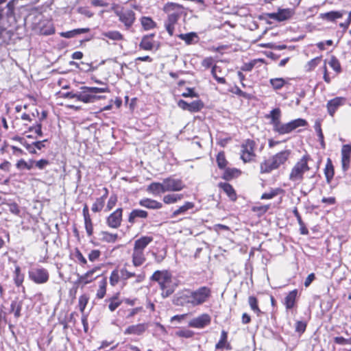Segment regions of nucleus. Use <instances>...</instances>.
<instances>
[{"mask_svg": "<svg viewBox=\"0 0 351 351\" xmlns=\"http://www.w3.org/2000/svg\"><path fill=\"white\" fill-rule=\"evenodd\" d=\"M142 26L145 30H149L154 28L156 25V23L150 17L143 16L141 19Z\"/></svg>", "mask_w": 351, "mask_h": 351, "instance_id": "48", "label": "nucleus"}, {"mask_svg": "<svg viewBox=\"0 0 351 351\" xmlns=\"http://www.w3.org/2000/svg\"><path fill=\"white\" fill-rule=\"evenodd\" d=\"M321 61H322V56L316 57V58L311 60L307 63L306 70L308 71L313 70L321 62Z\"/></svg>", "mask_w": 351, "mask_h": 351, "instance_id": "60", "label": "nucleus"}, {"mask_svg": "<svg viewBox=\"0 0 351 351\" xmlns=\"http://www.w3.org/2000/svg\"><path fill=\"white\" fill-rule=\"evenodd\" d=\"M178 106L184 110H188L191 112H197L203 108L204 104L201 100L193 101L191 103H188L184 100L180 99L178 102Z\"/></svg>", "mask_w": 351, "mask_h": 351, "instance_id": "14", "label": "nucleus"}, {"mask_svg": "<svg viewBox=\"0 0 351 351\" xmlns=\"http://www.w3.org/2000/svg\"><path fill=\"white\" fill-rule=\"evenodd\" d=\"M154 37V34L144 36L140 43V48L147 51L152 50L155 47Z\"/></svg>", "mask_w": 351, "mask_h": 351, "instance_id": "25", "label": "nucleus"}, {"mask_svg": "<svg viewBox=\"0 0 351 351\" xmlns=\"http://www.w3.org/2000/svg\"><path fill=\"white\" fill-rule=\"evenodd\" d=\"M328 65L339 74L341 72V66L339 60L335 56H332L330 60L328 61Z\"/></svg>", "mask_w": 351, "mask_h": 351, "instance_id": "49", "label": "nucleus"}, {"mask_svg": "<svg viewBox=\"0 0 351 351\" xmlns=\"http://www.w3.org/2000/svg\"><path fill=\"white\" fill-rule=\"evenodd\" d=\"M324 175L327 184H330L335 175L334 166L330 158H328L324 168Z\"/></svg>", "mask_w": 351, "mask_h": 351, "instance_id": "35", "label": "nucleus"}, {"mask_svg": "<svg viewBox=\"0 0 351 351\" xmlns=\"http://www.w3.org/2000/svg\"><path fill=\"white\" fill-rule=\"evenodd\" d=\"M102 35L112 40H122L123 36L119 31H108L103 32Z\"/></svg>", "mask_w": 351, "mask_h": 351, "instance_id": "47", "label": "nucleus"}, {"mask_svg": "<svg viewBox=\"0 0 351 351\" xmlns=\"http://www.w3.org/2000/svg\"><path fill=\"white\" fill-rule=\"evenodd\" d=\"M123 212L122 208H118L110 213L106 219V225L113 229L119 228L123 221Z\"/></svg>", "mask_w": 351, "mask_h": 351, "instance_id": "11", "label": "nucleus"}, {"mask_svg": "<svg viewBox=\"0 0 351 351\" xmlns=\"http://www.w3.org/2000/svg\"><path fill=\"white\" fill-rule=\"evenodd\" d=\"M120 273L121 278L125 280L133 278L136 276V274L134 272L130 271L126 268L124 267L121 269Z\"/></svg>", "mask_w": 351, "mask_h": 351, "instance_id": "63", "label": "nucleus"}, {"mask_svg": "<svg viewBox=\"0 0 351 351\" xmlns=\"http://www.w3.org/2000/svg\"><path fill=\"white\" fill-rule=\"evenodd\" d=\"M183 198V195L182 194H168L163 197V202L167 204H171L176 203L177 202L181 200Z\"/></svg>", "mask_w": 351, "mask_h": 351, "instance_id": "43", "label": "nucleus"}, {"mask_svg": "<svg viewBox=\"0 0 351 351\" xmlns=\"http://www.w3.org/2000/svg\"><path fill=\"white\" fill-rule=\"evenodd\" d=\"M310 160V156L304 154L291 169L289 179L293 182H301L304 179V174L310 170L308 164Z\"/></svg>", "mask_w": 351, "mask_h": 351, "instance_id": "4", "label": "nucleus"}, {"mask_svg": "<svg viewBox=\"0 0 351 351\" xmlns=\"http://www.w3.org/2000/svg\"><path fill=\"white\" fill-rule=\"evenodd\" d=\"M82 213L84 219L86 232L88 237H91L93 234V225L89 214L88 207L86 204L83 207Z\"/></svg>", "mask_w": 351, "mask_h": 351, "instance_id": "21", "label": "nucleus"}, {"mask_svg": "<svg viewBox=\"0 0 351 351\" xmlns=\"http://www.w3.org/2000/svg\"><path fill=\"white\" fill-rule=\"evenodd\" d=\"M147 217L148 213L146 210L133 209L128 215V222L132 225L136 223L137 219H146Z\"/></svg>", "mask_w": 351, "mask_h": 351, "instance_id": "24", "label": "nucleus"}, {"mask_svg": "<svg viewBox=\"0 0 351 351\" xmlns=\"http://www.w3.org/2000/svg\"><path fill=\"white\" fill-rule=\"evenodd\" d=\"M178 37L184 40L187 45L197 44L199 41V37L196 32L180 34Z\"/></svg>", "mask_w": 351, "mask_h": 351, "instance_id": "26", "label": "nucleus"}, {"mask_svg": "<svg viewBox=\"0 0 351 351\" xmlns=\"http://www.w3.org/2000/svg\"><path fill=\"white\" fill-rule=\"evenodd\" d=\"M307 324L304 321H297L295 326V331L299 335L303 334L306 328Z\"/></svg>", "mask_w": 351, "mask_h": 351, "instance_id": "59", "label": "nucleus"}, {"mask_svg": "<svg viewBox=\"0 0 351 351\" xmlns=\"http://www.w3.org/2000/svg\"><path fill=\"white\" fill-rule=\"evenodd\" d=\"M20 143L25 147V149L30 154H36V150L35 149L34 142L32 143H28L24 138H20Z\"/></svg>", "mask_w": 351, "mask_h": 351, "instance_id": "61", "label": "nucleus"}, {"mask_svg": "<svg viewBox=\"0 0 351 351\" xmlns=\"http://www.w3.org/2000/svg\"><path fill=\"white\" fill-rule=\"evenodd\" d=\"M148 325L145 323H141L128 326L124 330V335H141L147 329Z\"/></svg>", "mask_w": 351, "mask_h": 351, "instance_id": "20", "label": "nucleus"}, {"mask_svg": "<svg viewBox=\"0 0 351 351\" xmlns=\"http://www.w3.org/2000/svg\"><path fill=\"white\" fill-rule=\"evenodd\" d=\"M217 163L219 169H223L226 167L228 161L226 159L225 154L223 152H219L217 156Z\"/></svg>", "mask_w": 351, "mask_h": 351, "instance_id": "55", "label": "nucleus"}, {"mask_svg": "<svg viewBox=\"0 0 351 351\" xmlns=\"http://www.w3.org/2000/svg\"><path fill=\"white\" fill-rule=\"evenodd\" d=\"M343 12L342 11H330L328 12L319 14V18L330 22H333L336 19L342 18Z\"/></svg>", "mask_w": 351, "mask_h": 351, "instance_id": "34", "label": "nucleus"}, {"mask_svg": "<svg viewBox=\"0 0 351 351\" xmlns=\"http://www.w3.org/2000/svg\"><path fill=\"white\" fill-rule=\"evenodd\" d=\"M100 239L106 243H115L118 239L117 234L110 233L107 231H102L100 233Z\"/></svg>", "mask_w": 351, "mask_h": 351, "instance_id": "42", "label": "nucleus"}, {"mask_svg": "<svg viewBox=\"0 0 351 351\" xmlns=\"http://www.w3.org/2000/svg\"><path fill=\"white\" fill-rule=\"evenodd\" d=\"M23 306V301L14 300L10 304V313H14V317L18 319L21 316V310Z\"/></svg>", "mask_w": 351, "mask_h": 351, "instance_id": "39", "label": "nucleus"}, {"mask_svg": "<svg viewBox=\"0 0 351 351\" xmlns=\"http://www.w3.org/2000/svg\"><path fill=\"white\" fill-rule=\"evenodd\" d=\"M230 92L239 97H241L247 99H251L253 97L252 94L241 90L237 86L232 88Z\"/></svg>", "mask_w": 351, "mask_h": 351, "instance_id": "52", "label": "nucleus"}, {"mask_svg": "<svg viewBox=\"0 0 351 351\" xmlns=\"http://www.w3.org/2000/svg\"><path fill=\"white\" fill-rule=\"evenodd\" d=\"M150 280L158 283L163 298H167L172 295L178 287V285L173 280L172 274L168 270L156 271L151 276Z\"/></svg>", "mask_w": 351, "mask_h": 351, "instance_id": "1", "label": "nucleus"}, {"mask_svg": "<svg viewBox=\"0 0 351 351\" xmlns=\"http://www.w3.org/2000/svg\"><path fill=\"white\" fill-rule=\"evenodd\" d=\"M88 32H89L88 28H79V29H73L71 31L63 32H61L60 34V36H62L63 38H73V37L76 36L78 34H84Z\"/></svg>", "mask_w": 351, "mask_h": 351, "instance_id": "41", "label": "nucleus"}, {"mask_svg": "<svg viewBox=\"0 0 351 351\" xmlns=\"http://www.w3.org/2000/svg\"><path fill=\"white\" fill-rule=\"evenodd\" d=\"M218 186L226 193L231 201L234 202L237 200V195L232 185L227 182H220Z\"/></svg>", "mask_w": 351, "mask_h": 351, "instance_id": "30", "label": "nucleus"}, {"mask_svg": "<svg viewBox=\"0 0 351 351\" xmlns=\"http://www.w3.org/2000/svg\"><path fill=\"white\" fill-rule=\"evenodd\" d=\"M50 164V162L47 159H40L38 161L34 160L35 167L38 168L40 170L45 169Z\"/></svg>", "mask_w": 351, "mask_h": 351, "instance_id": "64", "label": "nucleus"}, {"mask_svg": "<svg viewBox=\"0 0 351 351\" xmlns=\"http://www.w3.org/2000/svg\"><path fill=\"white\" fill-rule=\"evenodd\" d=\"M8 206L9 210L12 214L21 217V210L19 205L15 202L5 203Z\"/></svg>", "mask_w": 351, "mask_h": 351, "instance_id": "57", "label": "nucleus"}, {"mask_svg": "<svg viewBox=\"0 0 351 351\" xmlns=\"http://www.w3.org/2000/svg\"><path fill=\"white\" fill-rule=\"evenodd\" d=\"M211 289L208 287L202 286L195 290L191 289V306H197L207 302L211 297Z\"/></svg>", "mask_w": 351, "mask_h": 351, "instance_id": "5", "label": "nucleus"}, {"mask_svg": "<svg viewBox=\"0 0 351 351\" xmlns=\"http://www.w3.org/2000/svg\"><path fill=\"white\" fill-rule=\"evenodd\" d=\"M241 171L236 168H225L224 172L222 175V178L225 180L229 181L238 177Z\"/></svg>", "mask_w": 351, "mask_h": 351, "instance_id": "40", "label": "nucleus"}, {"mask_svg": "<svg viewBox=\"0 0 351 351\" xmlns=\"http://www.w3.org/2000/svg\"><path fill=\"white\" fill-rule=\"evenodd\" d=\"M146 261L144 252H141L133 248L132 254V261L134 267H138L141 266Z\"/></svg>", "mask_w": 351, "mask_h": 351, "instance_id": "27", "label": "nucleus"}, {"mask_svg": "<svg viewBox=\"0 0 351 351\" xmlns=\"http://www.w3.org/2000/svg\"><path fill=\"white\" fill-rule=\"evenodd\" d=\"M143 308L141 306L134 308H128L122 307L118 311V314L127 319H131L138 313L142 311Z\"/></svg>", "mask_w": 351, "mask_h": 351, "instance_id": "28", "label": "nucleus"}, {"mask_svg": "<svg viewBox=\"0 0 351 351\" xmlns=\"http://www.w3.org/2000/svg\"><path fill=\"white\" fill-rule=\"evenodd\" d=\"M289 155V150H283L268 160H264L260 165L261 173H269L273 170L278 169L287 160Z\"/></svg>", "mask_w": 351, "mask_h": 351, "instance_id": "2", "label": "nucleus"}, {"mask_svg": "<svg viewBox=\"0 0 351 351\" xmlns=\"http://www.w3.org/2000/svg\"><path fill=\"white\" fill-rule=\"evenodd\" d=\"M34 160H29V161L26 162L25 160L21 159L16 162V167L19 169L31 170L34 167Z\"/></svg>", "mask_w": 351, "mask_h": 351, "instance_id": "46", "label": "nucleus"}, {"mask_svg": "<svg viewBox=\"0 0 351 351\" xmlns=\"http://www.w3.org/2000/svg\"><path fill=\"white\" fill-rule=\"evenodd\" d=\"M164 186V182H152L151 183L147 188V191L152 193L154 195H157L160 193H165Z\"/></svg>", "mask_w": 351, "mask_h": 351, "instance_id": "38", "label": "nucleus"}, {"mask_svg": "<svg viewBox=\"0 0 351 351\" xmlns=\"http://www.w3.org/2000/svg\"><path fill=\"white\" fill-rule=\"evenodd\" d=\"M211 317L207 313H204L191 319L189 325L195 328H203L210 324Z\"/></svg>", "mask_w": 351, "mask_h": 351, "instance_id": "15", "label": "nucleus"}, {"mask_svg": "<svg viewBox=\"0 0 351 351\" xmlns=\"http://www.w3.org/2000/svg\"><path fill=\"white\" fill-rule=\"evenodd\" d=\"M215 348L217 350L226 348V350H230L231 346L228 343V332L225 330H222L221 332V337L219 341L215 345Z\"/></svg>", "mask_w": 351, "mask_h": 351, "instance_id": "37", "label": "nucleus"}, {"mask_svg": "<svg viewBox=\"0 0 351 351\" xmlns=\"http://www.w3.org/2000/svg\"><path fill=\"white\" fill-rule=\"evenodd\" d=\"M256 143L254 140L247 139L241 145V158L244 162H249L254 160L256 156Z\"/></svg>", "mask_w": 351, "mask_h": 351, "instance_id": "10", "label": "nucleus"}, {"mask_svg": "<svg viewBox=\"0 0 351 351\" xmlns=\"http://www.w3.org/2000/svg\"><path fill=\"white\" fill-rule=\"evenodd\" d=\"M106 201L102 198L97 197L92 205L91 210L94 213L101 212L105 206Z\"/></svg>", "mask_w": 351, "mask_h": 351, "instance_id": "50", "label": "nucleus"}, {"mask_svg": "<svg viewBox=\"0 0 351 351\" xmlns=\"http://www.w3.org/2000/svg\"><path fill=\"white\" fill-rule=\"evenodd\" d=\"M18 3V0H10L5 6L0 8V22L6 19L10 24L16 23L17 19L16 16L15 9Z\"/></svg>", "mask_w": 351, "mask_h": 351, "instance_id": "7", "label": "nucleus"}, {"mask_svg": "<svg viewBox=\"0 0 351 351\" xmlns=\"http://www.w3.org/2000/svg\"><path fill=\"white\" fill-rule=\"evenodd\" d=\"M191 289H186L177 295L175 298L174 303L176 305L180 306H191Z\"/></svg>", "mask_w": 351, "mask_h": 351, "instance_id": "18", "label": "nucleus"}, {"mask_svg": "<svg viewBox=\"0 0 351 351\" xmlns=\"http://www.w3.org/2000/svg\"><path fill=\"white\" fill-rule=\"evenodd\" d=\"M25 276L21 272V269L19 265H16L15 269L13 272V280L14 283L17 287H23Z\"/></svg>", "mask_w": 351, "mask_h": 351, "instance_id": "36", "label": "nucleus"}, {"mask_svg": "<svg viewBox=\"0 0 351 351\" xmlns=\"http://www.w3.org/2000/svg\"><path fill=\"white\" fill-rule=\"evenodd\" d=\"M28 132H34L37 136L42 137L43 136V132L42 130V123L36 122L35 124L28 128Z\"/></svg>", "mask_w": 351, "mask_h": 351, "instance_id": "56", "label": "nucleus"}, {"mask_svg": "<svg viewBox=\"0 0 351 351\" xmlns=\"http://www.w3.org/2000/svg\"><path fill=\"white\" fill-rule=\"evenodd\" d=\"M180 18L176 17L173 14L167 15V19L165 21V27L169 36H172L175 31V25Z\"/></svg>", "mask_w": 351, "mask_h": 351, "instance_id": "23", "label": "nucleus"}, {"mask_svg": "<svg viewBox=\"0 0 351 351\" xmlns=\"http://www.w3.org/2000/svg\"><path fill=\"white\" fill-rule=\"evenodd\" d=\"M153 237L143 236L134 241V249L144 252L147 245L153 241Z\"/></svg>", "mask_w": 351, "mask_h": 351, "instance_id": "22", "label": "nucleus"}, {"mask_svg": "<svg viewBox=\"0 0 351 351\" xmlns=\"http://www.w3.org/2000/svg\"><path fill=\"white\" fill-rule=\"evenodd\" d=\"M263 62L264 60L260 58L252 60L250 62L244 63L241 67V70L243 71H251L258 62Z\"/></svg>", "mask_w": 351, "mask_h": 351, "instance_id": "53", "label": "nucleus"}, {"mask_svg": "<svg viewBox=\"0 0 351 351\" xmlns=\"http://www.w3.org/2000/svg\"><path fill=\"white\" fill-rule=\"evenodd\" d=\"M248 303L252 311H253L257 316H261L263 314V312L258 307V300L256 297L252 295L250 296L248 298Z\"/></svg>", "mask_w": 351, "mask_h": 351, "instance_id": "44", "label": "nucleus"}, {"mask_svg": "<svg viewBox=\"0 0 351 351\" xmlns=\"http://www.w3.org/2000/svg\"><path fill=\"white\" fill-rule=\"evenodd\" d=\"M106 285L107 280L106 278L102 279L99 282V289L97 292V298L99 299H102L106 293Z\"/></svg>", "mask_w": 351, "mask_h": 351, "instance_id": "51", "label": "nucleus"}, {"mask_svg": "<svg viewBox=\"0 0 351 351\" xmlns=\"http://www.w3.org/2000/svg\"><path fill=\"white\" fill-rule=\"evenodd\" d=\"M346 98L342 97H336L329 100L326 104L328 113L330 116L334 117L336 111L346 103Z\"/></svg>", "mask_w": 351, "mask_h": 351, "instance_id": "17", "label": "nucleus"}, {"mask_svg": "<svg viewBox=\"0 0 351 351\" xmlns=\"http://www.w3.org/2000/svg\"><path fill=\"white\" fill-rule=\"evenodd\" d=\"M28 278L35 284L43 285L49 281V273L47 269L38 265L29 269Z\"/></svg>", "mask_w": 351, "mask_h": 351, "instance_id": "6", "label": "nucleus"}, {"mask_svg": "<svg viewBox=\"0 0 351 351\" xmlns=\"http://www.w3.org/2000/svg\"><path fill=\"white\" fill-rule=\"evenodd\" d=\"M120 276L117 269L113 270L110 276V283L112 286H115L119 281Z\"/></svg>", "mask_w": 351, "mask_h": 351, "instance_id": "62", "label": "nucleus"}, {"mask_svg": "<svg viewBox=\"0 0 351 351\" xmlns=\"http://www.w3.org/2000/svg\"><path fill=\"white\" fill-rule=\"evenodd\" d=\"M165 190L167 191H180L184 187V184L180 179H175L171 177L163 180Z\"/></svg>", "mask_w": 351, "mask_h": 351, "instance_id": "13", "label": "nucleus"}, {"mask_svg": "<svg viewBox=\"0 0 351 351\" xmlns=\"http://www.w3.org/2000/svg\"><path fill=\"white\" fill-rule=\"evenodd\" d=\"M163 11L167 14V15L173 14L178 18H180L183 14H186L184 8L182 5L173 2H167L165 3Z\"/></svg>", "mask_w": 351, "mask_h": 351, "instance_id": "12", "label": "nucleus"}, {"mask_svg": "<svg viewBox=\"0 0 351 351\" xmlns=\"http://www.w3.org/2000/svg\"><path fill=\"white\" fill-rule=\"evenodd\" d=\"M107 301H108L109 305L108 308L111 312L114 311L121 304V302L119 300L117 297H112L110 299H108Z\"/></svg>", "mask_w": 351, "mask_h": 351, "instance_id": "58", "label": "nucleus"}, {"mask_svg": "<svg viewBox=\"0 0 351 351\" xmlns=\"http://www.w3.org/2000/svg\"><path fill=\"white\" fill-rule=\"evenodd\" d=\"M194 208L195 204L193 202H186L182 206L173 212L171 217H176L180 215H186L189 213V210H193Z\"/></svg>", "mask_w": 351, "mask_h": 351, "instance_id": "32", "label": "nucleus"}, {"mask_svg": "<svg viewBox=\"0 0 351 351\" xmlns=\"http://www.w3.org/2000/svg\"><path fill=\"white\" fill-rule=\"evenodd\" d=\"M115 14L118 16L119 21L124 25L125 29H129L132 27L135 22V12L130 9L121 8L119 10H117Z\"/></svg>", "mask_w": 351, "mask_h": 351, "instance_id": "9", "label": "nucleus"}, {"mask_svg": "<svg viewBox=\"0 0 351 351\" xmlns=\"http://www.w3.org/2000/svg\"><path fill=\"white\" fill-rule=\"evenodd\" d=\"M293 15V12L291 9H279L277 12H271L266 14L268 19H272L278 22L284 21L289 19Z\"/></svg>", "mask_w": 351, "mask_h": 351, "instance_id": "16", "label": "nucleus"}, {"mask_svg": "<svg viewBox=\"0 0 351 351\" xmlns=\"http://www.w3.org/2000/svg\"><path fill=\"white\" fill-rule=\"evenodd\" d=\"M139 205L149 209H160L162 208V204L149 198H144L139 201Z\"/></svg>", "mask_w": 351, "mask_h": 351, "instance_id": "31", "label": "nucleus"}, {"mask_svg": "<svg viewBox=\"0 0 351 351\" xmlns=\"http://www.w3.org/2000/svg\"><path fill=\"white\" fill-rule=\"evenodd\" d=\"M308 124L307 121L304 119H296L287 123H280L275 129L274 132L280 135L289 134L299 127H304Z\"/></svg>", "mask_w": 351, "mask_h": 351, "instance_id": "8", "label": "nucleus"}, {"mask_svg": "<svg viewBox=\"0 0 351 351\" xmlns=\"http://www.w3.org/2000/svg\"><path fill=\"white\" fill-rule=\"evenodd\" d=\"M298 293V291L295 289L289 292L285 296L282 303L287 311L291 310L296 306Z\"/></svg>", "mask_w": 351, "mask_h": 351, "instance_id": "19", "label": "nucleus"}, {"mask_svg": "<svg viewBox=\"0 0 351 351\" xmlns=\"http://www.w3.org/2000/svg\"><path fill=\"white\" fill-rule=\"evenodd\" d=\"M269 83L275 90H278L282 88V87L285 85L286 82L285 79L282 77H276L270 79Z\"/></svg>", "mask_w": 351, "mask_h": 351, "instance_id": "45", "label": "nucleus"}, {"mask_svg": "<svg viewBox=\"0 0 351 351\" xmlns=\"http://www.w3.org/2000/svg\"><path fill=\"white\" fill-rule=\"evenodd\" d=\"M117 201V195L115 193H112L108 200L105 211L107 212L111 210L116 206Z\"/></svg>", "mask_w": 351, "mask_h": 351, "instance_id": "54", "label": "nucleus"}, {"mask_svg": "<svg viewBox=\"0 0 351 351\" xmlns=\"http://www.w3.org/2000/svg\"><path fill=\"white\" fill-rule=\"evenodd\" d=\"M281 112L279 108H274L270 111V113L266 116V118L271 119V124L273 125L274 131L280 123Z\"/></svg>", "mask_w": 351, "mask_h": 351, "instance_id": "33", "label": "nucleus"}, {"mask_svg": "<svg viewBox=\"0 0 351 351\" xmlns=\"http://www.w3.org/2000/svg\"><path fill=\"white\" fill-rule=\"evenodd\" d=\"M81 97H80V101L84 104L94 103L99 99H104V96L97 95V93H109L110 90L108 86L104 87H89L81 86L80 88Z\"/></svg>", "mask_w": 351, "mask_h": 351, "instance_id": "3", "label": "nucleus"}, {"mask_svg": "<svg viewBox=\"0 0 351 351\" xmlns=\"http://www.w3.org/2000/svg\"><path fill=\"white\" fill-rule=\"evenodd\" d=\"M98 269L97 267L93 268L89 271H88L86 274L83 275H77L78 278L77 282L78 283H82L83 285H86L91 282L93 280L96 278L94 276V274Z\"/></svg>", "mask_w": 351, "mask_h": 351, "instance_id": "29", "label": "nucleus"}]
</instances>
